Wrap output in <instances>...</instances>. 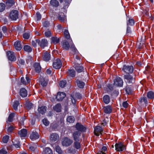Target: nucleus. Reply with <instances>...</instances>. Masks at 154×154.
I'll list each match as a JSON object with an SVG mask.
<instances>
[{
  "mask_svg": "<svg viewBox=\"0 0 154 154\" xmlns=\"http://www.w3.org/2000/svg\"><path fill=\"white\" fill-rule=\"evenodd\" d=\"M39 81L41 85L43 86H45L47 84L48 82L46 81L44 78H40L39 79Z\"/></svg>",
  "mask_w": 154,
  "mask_h": 154,
  "instance_id": "31",
  "label": "nucleus"
},
{
  "mask_svg": "<svg viewBox=\"0 0 154 154\" xmlns=\"http://www.w3.org/2000/svg\"><path fill=\"white\" fill-rule=\"evenodd\" d=\"M76 83L77 84L78 86L80 88H84L85 85V83L79 79L76 80Z\"/></svg>",
  "mask_w": 154,
  "mask_h": 154,
  "instance_id": "28",
  "label": "nucleus"
},
{
  "mask_svg": "<svg viewBox=\"0 0 154 154\" xmlns=\"http://www.w3.org/2000/svg\"><path fill=\"white\" fill-rule=\"evenodd\" d=\"M32 103H29L27 104L26 107L28 109H29L32 107Z\"/></svg>",
  "mask_w": 154,
  "mask_h": 154,
  "instance_id": "61",
  "label": "nucleus"
},
{
  "mask_svg": "<svg viewBox=\"0 0 154 154\" xmlns=\"http://www.w3.org/2000/svg\"><path fill=\"white\" fill-rule=\"evenodd\" d=\"M2 30L3 31L4 33H5L7 32V28L5 26H4L2 27Z\"/></svg>",
  "mask_w": 154,
  "mask_h": 154,
  "instance_id": "63",
  "label": "nucleus"
},
{
  "mask_svg": "<svg viewBox=\"0 0 154 154\" xmlns=\"http://www.w3.org/2000/svg\"><path fill=\"white\" fill-rule=\"evenodd\" d=\"M64 2V5L63 8L65 9L68 7L69 5V3L68 1H67L66 0Z\"/></svg>",
  "mask_w": 154,
  "mask_h": 154,
  "instance_id": "54",
  "label": "nucleus"
},
{
  "mask_svg": "<svg viewBox=\"0 0 154 154\" xmlns=\"http://www.w3.org/2000/svg\"><path fill=\"white\" fill-rule=\"evenodd\" d=\"M36 17L37 18L38 20H39L41 19V16L40 14L39 13H36Z\"/></svg>",
  "mask_w": 154,
  "mask_h": 154,
  "instance_id": "59",
  "label": "nucleus"
},
{
  "mask_svg": "<svg viewBox=\"0 0 154 154\" xmlns=\"http://www.w3.org/2000/svg\"><path fill=\"white\" fill-rule=\"evenodd\" d=\"M40 41L38 39H35L34 40H32L31 42L32 45L34 47L36 46L37 44H39Z\"/></svg>",
  "mask_w": 154,
  "mask_h": 154,
  "instance_id": "43",
  "label": "nucleus"
},
{
  "mask_svg": "<svg viewBox=\"0 0 154 154\" xmlns=\"http://www.w3.org/2000/svg\"><path fill=\"white\" fill-rule=\"evenodd\" d=\"M66 120L67 122L69 123H73L74 122L75 119L73 116H69L67 117Z\"/></svg>",
  "mask_w": 154,
  "mask_h": 154,
  "instance_id": "41",
  "label": "nucleus"
},
{
  "mask_svg": "<svg viewBox=\"0 0 154 154\" xmlns=\"http://www.w3.org/2000/svg\"><path fill=\"white\" fill-rule=\"evenodd\" d=\"M113 84L117 86H122L123 85V82L122 79L119 77H117L114 80Z\"/></svg>",
  "mask_w": 154,
  "mask_h": 154,
  "instance_id": "9",
  "label": "nucleus"
},
{
  "mask_svg": "<svg viewBox=\"0 0 154 154\" xmlns=\"http://www.w3.org/2000/svg\"><path fill=\"white\" fill-rule=\"evenodd\" d=\"M102 128L99 126H97L94 128V133L97 136H99L100 134H102Z\"/></svg>",
  "mask_w": 154,
  "mask_h": 154,
  "instance_id": "12",
  "label": "nucleus"
},
{
  "mask_svg": "<svg viewBox=\"0 0 154 154\" xmlns=\"http://www.w3.org/2000/svg\"><path fill=\"white\" fill-rule=\"evenodd\" d=\"M34 67L35 70L37 72L40 73L41 72V67L39 63H35L34 64Z\"/></svg>",
  "mask_w": 154,
  "mask_h": 154,
  "instance_id": "19",
  "label": "nucleus"
},
{
  "mask_svg": "<svg viewBox=\"0 0 154 154\" xmlns=\"http://www.w3.org/2000/svg\"><path fill=\"white\" fill-rule=\"evenodd\" d=\"M115 147V149L117 151H122L125 149V146L121 143L116 144Z\"/></svg>",
  "mask_w": 154,
  "mask_h": 154,
  "instance_id": "6",
  "label": "nucleus"
},
{
  "mask_svg": "<svg viewBox=\"0 0 154 154\" xmlns=\"http://www.w3.org/2000/svg\"><path fill=\"white\" fill-rule=\"evenodd\" d=\"M81 133L79 131H75L73 132L72 134L73 140L75 141H79Z\"/></svg>",
  "mask_w": 154,
  "mask_h": 154,
  "instance_id": "7",
  "label": "nucleus"
},
{
  "mask_svg": "<svg viewBox=\"0 0 154 154\" xmlns=\"http://www.w3.org/2000/svg\"><path fill=\"white\" fill-rule=\"evenodd\" d=\"M66 94L64 92H58L56 97V98L58 101H61L66 97Z\"/></svg>",
  "mask_w": 154,
  "mask_h": 154,
  "instance_id": "11",
  "label": "nucleus"
},
{
  "mask_svg": "<svg viewBox=\"0 0 154 154\" xmlns=\"http://www.w3.org/2000/svg\"><path fill=\"white\" fill-rule=\"evenodd\" d=\"M128 105V104L126 101L123 102L122 103L123 106L125 108L127 107Z\"/></svg>",
  "mask_w": 154,
  "mask_h": 154,
  "instance_id": "62",
  "label": "nucleus"
},
{
  "mask_svg": "<svg viewBox=\"0 0 154 154\" xmlns=\"http://www.w3.org/2000/svg\"><path fill=\"white\" fill-rule=\"evenodd\" d=\"M62 47L66 50H68L69 48V45L66 41H64L62 43Z\"/></svg>",
  "mask_w": 154,
  "mask_h": 154,
  "instance_id": "25",
  "label": "nucleus"
},
{
  "mask_svg": "<svg viewBox=\"0 0 154 154\" xmlns=\"http://www.w3.org/2000/svg\"><path fill=\"white\" fill-rule=\"evenodd\" d=\"M134 21L133 19H129L127 23V26L129 25L132 26L134 25Z\"/></svg>",
  "mask_w": 154,
  "mask_h": 154,
  "instance_id": "48",
  "label": "nucleus"
},
{
  "mask_svg": "<svg viewBox=\"0 0 154 154\" xmlns=\"http://www.w3.org/2000/svg\"><path fill=\"white\" fill-rule=\"evenodd\" d=\"M75 128L78 131L81 132H85L86 131V128L81 124L77 123L75 125Z\"/></svg>",
  "mask_w": 154,
  "mask_h": 154,
  "instance_id": "3",
  "label": "nucleus"
},
{
  "mask_svg": "<svg viewBox=\"0 0 154 154\" xmlns=\"http://www.w3.org/2000/svg\"><path fill=\"white\" fill-rule=\"evenodd\" d=\"M20 94L22 97H26L27 95V92L26 90L23 88H21L20 90Z\"/></svg>",
  "mask_w": 154,
  "mask_h": 154,
  "instance_id": "18",
  "label": "nucleus"
},
{
  "mask_svg": "<svg viewBox=\"0 0 154 154\" xmlns=\"http://www.w3.org/2000/svg\"><path fill=\"white\" fill-rule=\"evenodd\" d=\"M29 149L32 151H34L36 148V146H29Z\"/></svg>",
  "mask_w": 154,
  "mask_h": 154,
  "instance_id": "60",
  "label": "nucleus"
},
{
  "mask_svg": "<svg viewBox=\"0 0 154 154\" xmlns=\"http://www.w3.org/2000/svg\"><path fill=\"white\" fill-rule=\"evenodd\" d=\"M27 134V131L26 129H23L19 131L18 134L21 138L25 137Z\"/></svg>",
  "mask_w": 154,
  "mask_h": 154,
  "instance_id": "13",
  "label": "nucleus"
},
{
  "mask_svg": "<svg viewBox=\"0 0 154 154\" xmlns=\"http://www.w3.org/2000/svg\"><path fill=\"white\" fill-rule=\"evenodd\" d=\"M45 34L46 37H50L51 35V33L50 31H47L45 32Z\"/></svg>",
  "mask_w": 154,
  "mask_h": 154,
  "instance_id": "55",
  "label": "nucleus"
},
{
  "mask_svg": "<svg viewBox=\"0 0 154 154\" xmlns=\"http://www.w3.org/2000/svg\"><path fill=\"white\" fill-rule=\"evenodd\" d=\"M74 147L76 149H79L81 147L80 143L79 141H75L74 143Z\"/></svg>",
  "mask_w": 154,
  "mask_h": 154,
  "instance_id": "44",
  "label": "nucleus"
},
{
  "mask_svg": "<svg viewBox=\"0 0 154 154\" xmlns=\"http://www.w3.org/2000/svg\"><path fill=\"white\" fill-rule=\"evenodd\" d=\"M69 75L71 77H74L75 76V71L73 69H69L67 71Z\"/></svg>",
  "mask_w": 154,
  "mask_h": 154,
  "instance_id": "35",
  "label": "nucleus"
},
{
  "mask_svg": "<svg viewBox=\"0 0 154 154\" xmlns=\"http://www.w3.org/2000/svg\"><path fill=\"white\" fill-rule=\"evenodd\" d=\"M13 144L16 148H20V144L19 142H18L17 143H15L14 142Z\"/></svg>",
  "mask_w": 154,
  "mask_h": 154,
  "instance_id": "64",
  "label": "nucleus"
},
{
  "mask_svg": "<svg viewBox=\"0 0 154 154\" xmlns=\"http://www.w3.org/2000/svg\"><path fill=\"white\" fill-rule=\"evenodd\" d=\"M72 143V140L67 137L64 138L62 142V145L63 146H68L70 145Z\"/></svg>",
  "mask_w": 154,
  "mask_h": 154,
  "instance_id": "1",
  "label": "nucleus"
},
{
  "mask_svg": "<svg viewBox=\"0 0 154 154\" xmlns=\"http://www.w3.org/2000/svg\"><path fill=\"white\" fill-rule=\"evenodd\" d=\"M70 48H71L72 51L74 52L75 53V54H74V57H75L77 60H79L80 58L78 55V54H79V52L77 51L76 48L75 47L74 44H72L71 45L70 47Z\"/></svg>",
  "mask_w": 154,
  "mask_h": 154,
  "instance_id": "10",
  "label": "nucleus"
},
{
  "mask_svg": "<svg viewBox=\"0 0 154 154\" xmlns=\"http://www.w3.org/2000/svg\"><path fill=\"white\" fill-rule=\"evenodd\" d=\"M59 39L57 37H52L51 38V42L55 44L58 43Z\"/></svg>",
  "mask_w": 154,
  "mask_h": 154,
  "instance_id": "37",
  "label": "nucleus"
},
{
  "mask_svg": "<svg viewBox=\"0 0 154 154\" xmlns=\"http://www.w3.org/2000/svg\"><path fill=\"white\" fill-rule=\"evenodd\" d=\"M75 97L78 99H80L82 98V96L79 93H76L75 95Z\"/></svg>",
  "mask_w": 154,
  "mask_h": 154,
  "instance_id": "57",
  "label": "nucleus"
},
{
  "mask_svg": "<svg viewBox=\"0 0 154 154\" xmlns=\"http://www.w3.org/2000/svg\"><path fill=\"white\" fill-rule=\"evenodd\" d=\"M14 116V113H11L8 118V121H7L6 123V125H8V126H9L8 123L9 122H12L13 120V119Z\"/></svg>",
  "mask_w": 154,
  "mask_h": 154,
  "instance_id": "30",
  "label": "nucleus"
},
{
  "mask_svg": "<svg viewBox=\"0 0 154 154\" xmlns=\"http://www.w3.org/2000/svg\"><path fill=\"white\" fill-rule=\"evenodd\" d=\"M5 5L3 3L0 4V11H3L5 9Z\"/></svg>",
  "mask_w": 154,
  "mask_h": 154,
  "instance_id": "50",
  "label": "nucleus"
},
{
  "mask_svg": "<svg viewBox=\"0 0 154 154\" xmlns=\"http://www.w3.org/2000/svg\"><path fill=\"white\" fill-rule=\"evenodd\" d=\"M126 91L127 94H129L131 93L132 91V90L129 87H127L126 89Z\"/></svg>",
  "mask_w": 154,
  "mask_h": 154,
  "instance_id": "56",
  "label": "nucleus"
},
{
  "mask_svg": "<svg viewBox=\"0 0 154 154\" xmlns=\"http://www.w3.org/2000/svg\"><path fill=\"white\" fill-rule=\"evenodd\" d=\"M23 49L25 51L28 52H30L32 51V49L31 47L28 45H25L23 47Z\"/></svg>",
  "mask_w": 154,
  "mask_h": 154,
  "instance_id": "42",
  "label": "nucleus"
},
{
  "mask_svg": "<svg viewBox=\"0 0 154 154\" xmlns=\"http://www.w3.org/2000/svg\"><path fill=\"white\" fill-rule=\"evenodd\" d=\"M23 36L24 38L26 39H28L30 37V34L29 33H25L23 34Z\"/></svg>",
  "mask_w": 154,
  "mask_h": 154,
  "instance_id": "51",
  "label": "nucleus"
},
{
  "mask_svg": "<svg viewBox=\"0 0 154 154\" xmlns=\"http://www.w3.org/2000/svg\"><path fill=\"white\" fill-rule=\"evenodd\" d=\"M41 48H44L45 47L47 46L48 42L47 40L43 39L39 42Z\"/></svg>",
  "mask_w": 154,
  "mask_h": 154,
  "instance_id": "29",
  "label": "nucleus"
},
{
  "mask_svg": "<svg viewBox=\"0 0 154 154\" xmlns=\"http://www.w3.org/2000/svg\"><path fill=\"white\" fill-rule=\"evenodd\" d=\"M53 109L57 112H60L61 111V105L58 103L53 108Z\"/></svg>",
  "mask_w": 154,
  "mask_h": 154,
  "instance_id": "32",
  "label": "nucleus"
},
{
  "mask_svg": "<svg viewBox=\"0 0 154 154\" xmlns=\"http://www.w3.org/2000/svg\"><path fill=\"white\" fill-rule=\"evenodd\" d=\"M66 82L65 80H63L60 82L59 85L60 86L61 88H63L66 85Z\"/></svg>",
  "mask_w": 154,
  "mask_h": 154,
  "instance_id": "46",
  "label": "nucleus"
},
{
  "mask_svg": "<svg viewBox=\"0 0 154 154\" xmlns=\"http://www.w3.org/2000/svg\"><path fill=\"white\" fill-rule=\"evenodd\" d=\"M18 12L17 11H12L10 14L9 17L12 20H16L18 18Z\"/></svg>",
  "mask_w": 154,
  "mask_h": 154,
  "instance_id": "5",
  "label": "nucleus"
},
{
  "mask_svg": "<svg viewBox=\"0 0 154 154\" xmlns=\"http://www.w3.org/2000/svg\"><path fill=\"white\" fill-rule=\"evenodd\" d=\"M14 45L17 51H20L21 49V45L20 42H16L14 44Z\"/></svg>",
  "mask_w": 154,
  "mask_h": 154,
  "instance_id": "27",
  "label": "nucleus"
},
{
  "mask_svg": "<svg viewBox=\"0 0 154 154\" xmlns=\"http://www.w3.org/2000/svg\"><path fill=\"white\" fill-rule=\"evenodd\" d=\"M50 4L53 7H57L59 6V2L57 0H51L50 1Z\"/></svg>",
  "mask_w": 154,
  "mask_h": 154,
  "instance_id": "33",
  "label": "nucleus"
},
{
  "mask_svg": "<svg viewBox=\"0 0 154 154\" xmlns=\"http://www.w3.org/2000/svg\"><path fill=\"white\" fill-rule=\"evenodd\" d=\"M30 82V79L27 76H26L25 78L22 77L21 79V82L23 84L26 85L28 83Z\"/></svg>",
  "mask_w": 154,
  "mask_h": 154,
  "instance_id": "24",
  "label": "nucleus"
},
{
  "mask_svg": "<svg viewBox=\"0 0 154 154\" xmlns=\"http://www.w3.org/2000/svg\"><path fill=\"white\" fill-rule=\"evenodd\" d=\"M58 18L61 22H63L66 19V17L64 13L60 12L58 14Z\"/></svg>",
  "mask_w": 154,
  "mask_h": 154,
  "instance_id": "20",
  "label": "nucleus"
},
{
  "mask_svg": "<svg viewBox=\"0 0 154 154\" xmlns=\"http://www.w3.org/2000/svg\"><path fill=\"white\" fill-rule=\"evenodd\" d=\"M19 104V103L18 101H15L13 105V107L14 109L16 110L17 109V106Z\"/></svg>",
  "mask_w": 154,
  "mask_h": 154,
  "instance_id": "45",
  "label": "nucleus"
},
{
  "mask_svg": "<svg viewBox=\"0 0 154 154\" xmlns=\"http://www.w3.org/2000/svg\"><path fill=\"white\" fill-rule=\"evenodd\" d=\"M122 70L125 73L129 74L133 72V67L132 66L124 65Z\"/></svg>",
  "mask_w": 154,
  "mask_h": 154,
  "instance_id": "4",
  "label": "nucleus"
},
{
  "mask_svg": "<svg viewBox=\"0 0 154 154\" xmlns=\"http://www.w3.org/2000/svg\"><path fill=\"white\" fill-rule=\"evenodd\" d=\"M103 109V112L106 114H110L111 112L112 111V107L109 105L104 106Z\"/></svg>",
  "mask_w": 154,
  "mask_h": 154,
  "instance_id": "16",
  "label": "nucleus"
},
{
  "mask_svg": "<svg viewBox=\"0 0 154 154\" xmlns=\"http://www.w3.org/2000/svg\"><path fill=\"white\" fill-rule=\"evenodd\" d=\"M9 139V136L8 135H6L2 139V141L3 143H7Z\"/></svg>",
  "mask_w": 154,
  "mask_h": 154,
  "instance_id": "47",
  "label": "nucleus"
},
{
  "mask_svg": "<svg viewBox=\"0 0 154 154\" xmlns=\"http://www.w3.org/2000/svg\"><path fill=\"white\" fill-rule=\"evenodd\" d=\"M63 35L64 37L66 38L67 39L70 40V41H69V42H71V43H72V44H73L72 40L70 36L68 30L66 29L63 32Z\"/></svg>",
  "mask_w": 154,
  "mask_h": 154,
  "instance_id": "14",
  "label": "nucleus"
},
{
  "mask_svg": "<svg viewBox=\"0 0 154 154\" xmlns=\"http://www.w3.org/2000/svg\"><path fill=\"white\" fill-rule=\"evenodd\" d=\"M7 55L8 58L10 61H14L16 60V57L13 52L10 51H8L7 52Z\"/></svg>",
  "mask_w": 154,
  "mask_h": 154,
  "instance_id": "8",
  "label": "nucleus"
},
{
  "mask_svg": "<svg viewBox=\"0 0 154 154\" xmlns=\"http://www.w3.org/2000/svg\"><path fill=\"white\" fill-rule=\"evenodd\" d=\"M74 67L76 71L78 72H80L83 70V67L78 63L75 64L74 65Z\"/></svg>",
  "mask_w": 154,
  "mask_h": 154,
  "instance_id": "21",
  "label": "nucleus"
},
{
  "mask_svg": "<svg viewBox=\"0 0 154 154\" xmlns=\"http://www.w3.org/2000/svg\"><path fill=\"white\" fill-rule=\"evenodd\" d=\"M43 60L45 61H49L50 59V54L47 52H45L43 54Z\"/></svg>",
  "mask_w": 154,
  "mask_h": 154,
  "instance_id": "26",
  "label": "nucleus"
},
{
  "mask_svg": "<svg viewBox=\"0 0 154 154\" xmlns=\"http://www.w3.org/2000/svg\"><path fill=\"white\" fill-rule=\"evenodd\" d=\"M44 154H53L51 149L49 147L46 148L44 151Z\"/></svg>",
  "mask_w": 154,
  "mask_h": 154,
  "instance_id": "40",
  "label": "nucleus"
},
{
  "mask_svg": "<svg viewBox=\"0 0 154 154\" xmlns=\"http://www.w3.org/2000/svg\"><path fill=\"white\" fill-rule=\"evenodd\" d=\"M38 110L39 113L43 114L46 112L47 107L46 106H42L41 107H39Z\"/></svg>",
  "mask_w": 154,
  "mask_h": 154,
  "instance_id": "23",
  "label": "nucleus"
},
{
  "mask_svg": "<svg viewBox=\"0 0 154 154\" xmlns=\"http://www.w3.org/2000/svg\"><path fill=\"white\" fill-rule=\"evenodd\" d=\"M55 150L56 152L59 154H61L62 152V151L61 148L58 146H56L55 147Z\"/></svg>",
  "mask_w": 154,
  "mask_h": 154,
  "instance_id": "49",
  "label": "nucleus"
},
{
  "mask_svg": "<svg viewBox=\"0 0 154 154\" xmlns=\"http://www.w3.org/2000/svg\"><path fill=\"white\" fill-rule=\"evenodd\" d=\"M59 138L58 135L57 133H52L51 134L50 137V139L52 142L57 140Z\"/></svg>",
  "mask_w": 154,
  "mask_h": 154,
  "instance_id": "17",
  "label": "nucleus"
},
{
  "mask_svg": "<svg viewBox=\"0 0 154 154\" xmlns=\"http://www.w3.org/2000/svg\"><path fill=\"white\" fill-rule=\"evenodd\" d=\"M147 96L149 99H154V92L151 91H149L147 93Z\"/></svg>",
  "mask_w": 154,
  "mask_h": 154,
  "instance_id": "39",
  "label": "nucleus"
},
{
  "mask_svg": "<svg viewBox=\"0 0 154 154\" xmlns=\"http://www.w3.org/2000/svg\"><path fill=\"white\" fill-rule=\"evenodd\" d=\"M15 2L14 0H8L6 2V5L9 7L12 6L14 4Z\"/></svg>",
  "mask_w": 154,
  "mask_h": 154,
  "instance_id": "36",
  "label": "nucleus"
},
{
  "mask_svg": "<svg viewBox=\"0 0 154 154\" xmlns=\"http://www.w3.org/2000/svg\"><path fill=\"white\" fill-rule=\"evenodd\" d=\"M62 63L60 60L59 59H57L55 60L53 63V66L55 69H60L61 67Z\"/></svg>",
  "mask_w": 154,
  "mask_h": 154,
  "instance_id": "2",
  "label": "nucleus"
},
{
  "mask_svg": "<svg viewBox=\"0 0 154 154\" xmlns=\"http://www.w3.org/2000/svg\"><path fill=\"white\" fill-rule=\"evenodd\" d=\"M30 138L32 140H36L39 138V135L36 132H33L30 136Z\"/></svg>",
  "mask_w": 154,
  "mask_h": 154,
  "instance_id": "22",
  "label": "nucleus"
},
{
  "mask_svg": "<svg viewBox=\"0 0 154 154\" xmlns=\"http://www.w3.org/2000/svg\"><path fill=\"white\" fill-rule=\"evenodd\" d=\"M139 102L140 104H147V101L146 97H143L141 98L139 100Z\"/></svg>",
  "mask_w": 154,
  "mask_h": 154,
  "instance_id": "38",
  "label": "nucleus"
},
{
  "mask_svg": "<svg viewBox=\"0 0 154 154\" xmlns=\"http://www.w3.org/2000/svg\"><path fill=\"white\" fill-rule=\"evenodd\" d=\"M14 128L12 125H11L8 128L7 131L8 132H11L14 129Z\"/></svg>",
  "mask_w": 154,
  "mask_h": 154,
  "instance_id": "53",
  "label": "nucleus"
},
{
  "mask_svg": "<svg viewBox=\"0 0 154 154\" xmlns=\"http://www.w3.org/2000/svg\"><path fill=\"white\" fill-rule=\"evenodd\" d=\"M103 100L105 104H108L110 101L109 96L107 95H105L103 97Z\"/></svg>",
  "mask_w": 154,
  "mask_h": 154,
  "instance_id": "34",
  "label": "nucleus"
},
{
  "mask_svg": "<svg viewBox=\"0 0 154 154\" xmlns=\"http://www.w3.org/2000/svg\"><path fill=\"white\" fill-rule=\"evenodd\" d=\"M42 122L43 124L46 126H48L49 124V122L48 120L45 119H44L43 120Z\"/></svg>",
  "mask_w": 154,
  "mask_h": 154,
  "instance_id": "52",
  "label": "nucleus"
},
{
  "mask_svg": "<svg viewBox=\"0 0 154 154\" xmlns=\"http://www.w3.org/2000/svg\"><path fill=\"white\" fill-rule=\"evenodd\" d=\"M0 153L2 154H6L7 153V151L5 149H2L0 150Z\"/></svg>",
  "mask_w": 154,
  "mask_h": 154,
  "instance_id": "58",
  "label": "nucleus"
},
{
  "mask_svg": "<svg viewBox=\"0 0 154 154\" xmlns=\"http://www.w3.org/2000/svg\"><path fill=\"white\" fill-rule=\"evenodd\" d=\"M125 79L127 80L128 83H132L134 82L132 76L129 74L125 75L124 76Z\"/></svg>",
  "mask_w": 154,
  "mask_h": 154,
  "instance_id": "15",
  "label": "nucleus"
}]
</instances>
